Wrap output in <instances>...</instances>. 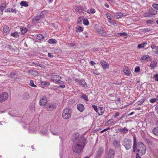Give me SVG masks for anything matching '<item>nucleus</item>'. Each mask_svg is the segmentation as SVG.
<instances>
[{"label":"nucleus","mask_w":158,"mask_h":158,"mask_svg":"<svg viewBox=\"0 0 158 158\" xmlns=\"http://www.w3.org/2000/svg\"><path fill=\"white\" fill-rule=\"evenodd\" d=\"M136 158H141V157L139 156V155L138 154H137L136 155Z\"/></svg>","instance_id":"69168bd1"},{"label":"nucleus","mask_w":158,"mask_h":158,"mask_svg":"<svg viewBox=\"0 0 158 158\" xmlns=\"http://www.w3.org/2000/svg\"><path fill=\"white\" fill-rule=\"evenodd\" d=\"M104 5L107 8H109V6L108 4L105 3Z\"/></svg>","instance_id":"bf43d9fd"},{"label":"nucleus","mask_w":158,"mask_h":158,"mask_svg":"<svg viewBox=\"0 0 158 158\" xmlns=\"http://www.w3.org/2000/svg\"><path fill=\"white\" fill-rule=\"evenodd\" d=\"M152 6L156 10H158V4H153L152 5Z\"/></svg>","instance_id":"79ce46f5"},{"label":"nucleus","mask_w":158,"mask_h":158,"mask_svg":"<svg viewBox=\"0 0 158 158\" xmlns=\"http://www.w3.org/2000/svg\"><path fill=\"white\" fill-rule=\"evenodd\" d=\"M122 130H123V129H121V128H119L118 129V131L121 133L122 132Z\"/></svg>","instance_id":"0e129e2a"},{"label":"nucleus","mask_w":158,"mask_h":158,"mask_svg":"<svg viewBox=\"0 0 158 158\" xmlns=\"http://www.w3.org/2000/svg\"><path fill=\"white\" fill-rule=\"evenodd\" d=\"M65 87V86L64 85H61L59 86V87L62 88H64Z\"/></svg>","instance_id":"13d9d810"},{"label":"nucleus","mask_w":158,"mask_h":158,"mask_svg":"<svg viewBox=\"0 0 158 158\" xmlns=\"http://www.w3.org/2000/svg\"><path fill=\"white\" fill-rule=\"evenodd\" d=\"M41 83L42 84L44 85H50L49 82L48 81H42Z\"/></svg>","instance_id":"ea45409f"},{"label":"nucleus","mask_w":158,"mask_h":158,"mask_svg":"<svg viewBox=\"0 0 158 158\" xmlns=\"http://www.w3.org/2000/svg\"><path fill=\"white\" fill-rule=\"evenodd\" d=\"M36 38L37 39L40 40L43 39L44 38L43 36L40 34H38L36 35Z\"/></svg>","instance_id":"2f4dec72"},{"label":"nucleus","mask_w":158,"mask_h":158,"mask_svg":"<svg viewBox=\"0 0 158 158\" xmlns=\"http://www.w3.org/2000/svg\"><path fill=\"white\" fill-rule=\"evenodd\" d=\"M35 65H36L37 66H40V67H42L41 66V64H38L37 63H33Z\"/></svg>","instance_id":"e2e57ef3"},{"label":"nucleus","mask_w":158,"mask_h":158,"mask_svg":"<svg viewBox=\"0 0 158 158\" xmlns=\"http://www.w3.org/2000/svg\"><path fill=\"white\" fill-rule=\"evenodd\" d=\"M136 139L135 137H134L133 145V151L135 152V151L136 145Z\"/></svg>","instance_id":"6ab92c4d"},{"label":"nucleus","mask_w":158,"mask_h":158,"mask_svg":"<svg viewBox=\"0 0 158 158\" xmlns=\"http://www.w3.org/2000/svg\"><path fill=\"white\" fill-rule=\"evenodd\" d=\"M140 71V67L139 66L136 67L135 69L134 72L136 73H138Z\"/></svg>","instance_id":"4c0bfd02"},{"label":"nucleus","mask_w":158,"mask_h":158,"mask_svg":"<svg viewBox=\"0 0 158 158\" xmlns=\"http://www.w3.org/2000/svg\"><path fill=\"white\" fill-rule=\"evenodd\" d=\"M44 108L48 111H52L54 110L56 108V106L54 104L52 103H49Z\"/></svg>","instance_id":"6e6552de"},{"label":"nucleus","mask_w":158,"mask_h":158,"mask_svg":"<svg viewBox=\"0 0 158 158\" xmlns=\"http://www.w3.org/2000/svg\"><path fill=\"white\" fill-rule=\"evenodd\" d=\"M149 58V56L148 55L142 56L141 57L142 60H147V59Z\"/></svg>","instance_id":"cd10ccee"},{"label":"nucleus","mask_w":158,"mask_h":158,"mask_svg":"<svg viewBox=\"0 0 158 158\" xmlns=\"http://www.w3.org/2000/svg\"><path fill=\"white\" fill-rule=\"evenodd\" d=\"M3 30L4 31V33L5 34H7L9 33L10 31V30L8 26L6 25L4 26Z\"/></svg>","instance_id":"2eb2a0df"},{"label":"nucleus","mask_w":158,"mask_h":158,"mask_svg":"<svg viewBox=\"0 0 158 158\" xmlns=\"http://www.w3.org/2000/svg\"><path fill=\"white\" fill-rule=\"evenodd\" d=\"M115 152L112 149L109 150L108 156L106 158H113L114 156Z\"/></svg>","instance_id":"f8f14e48"},{"label":"nucleus","mask_w":158,"mask_h":158,"mask_svg":"<svg viewBox=\"0 0 158 158\" xmlns=\"http://www.w3.org/2000/svg\"><path fill=\"white\" fill-rule=\"evenodd\" d=\"M75 81L76 83H78L80 85H81L83 87H87L86 83L84 80H79L77 79H75Z\"/></svg>","instance_id":"1a4fd4ad"},{"label":"nucleus","mask_w":158,"mask_h":158,"mask_svg":"<svg viewBox=\"0 0 158 158\" xmlns=\"http://www.w3.org/2000/svg\"><path fill=\"white\" fill-rule=\"evenodd\" d=\"M100 63L102 65L104 69L108 68L109 65L107 62L104 60H102L100 62Z\"/></svg>","instance_id":"ddd939ff"},{"label":"nucleus","mask_w":158,"mask_h":158,"mask_svg":"<svg viewBox=\"0 0 158 158\" xmlns=\"http://www.w3.org/2000/svg\"><path fill=\"white\" fill-rule=\"evenodd\" d=\"M106 16L107 18L108 19V21L109 22V23H111V15L110 13H107L106 14Z\"/></svg>","instance_id":"412c9836"},{"label":"nucleus","mask_w":158,"mask_h":158,"mask_svg":"<svg viewBox=\"0 0 158 158\" xmlns=\"http://www.w3.org/2000/svg\"><path fill=\"white\" fill-rule=\"evenodd\" d=\"M152 132L155 135H158V127L153 128L152 130Z\"/></svg>","instance_id":"5701e85b"},{"label":"nucleus","mask_w":158,"mask_h":158,"mask_svg":"<svg viewBox=\"0 0 158 158\" xmlns=\"http://www.w3.org/2000/svg\"><path fill=\"white\" fill-rule=\"evenodd\" d=\"M60 79H59L58 81H57L55 83L56 84H62V81L60 80Z\"/></svg>","instance_id":"8fccbe9b"},{"label":"nucleus","mask_w":158,"mask_h":158,"mask_svg":"<svg viewBox=\"0 0 158 158\" xmlns=\"http://www.w3.org/2000/svg\"><path fill=\"white\" fill-rule=\"evenodd\" d=\"M109 129H110L109 128H107L105 129H103V130H102V131H101V133H102L103 132H104L107 131L108 130H109Z\"/></svg>","instance_id":"603ef678"},{"label":"nucleus","mask_w":158,"mask_h":158,"mask_svg":"<svg viewBox=\"0 0 158 158\" xmlns=\"http://www.w3.org/2000/svg\"><path fill=\"white\" fill-rule=\"evenodd\" d=\"M136 149L139 154L141 155L144 154L146 152V148L144 144L142 142H139L137 143Z\"/></svg>","instance_id":"f03ea898"},{"label":"nucleus","mask_w":158,"mask_h":158,"mask_svg":"<svg viewBox=\"0 0 158 158\" xmlns=\"http://www.w3.org/2000/svg\"><path fill=\"white\" fill-rule=\"evenodd\" d=\"M156 101V99L154 98H152L150 99V102L151 103H153Z\"/></svg>","instance_id":"3c124183"},{"label":"nucleus","mask_w":158,"mask_h":158,"mask_svg":"<svg viewBox=\"0 0 158 158\" xmlns=\"http://www.w3.org/2000/svg\"><path fill=\"white\" fill-rule=\"evenodd\" d=\"M145 101V99H143L141 100H139L138 102V105H140L141 104H142Z\"/></svg>","instance_id":"37998d69"},{"label":"nucleus","mask_w":158,"mask_h":158,"mask_svg":"<svg viewBox=\"0 0 158 158\" xmlns=\"http://www.w3.org/2000/svg\"><path fill=\"white\" fill-rule=\"evenodd\" d=\"M6 6V2L2 4L1 6L0 7V10L2 12V14L3 10L5 9Z\"/></svg>","instance_id":"a211bd4d"},{"label":"nucleus","mask_w":158,"mask_h":158,"mask_svg":"<svg viewBox=\"0 0 158 158\" xmlns=\"http://www.w3.org/2000/svg\"><path fill=\"white\" fill-rule=\"evenodd\" d=\"M155 53L158 55V48H157V49H156Z\"/></svg>","instance_id":"680f3d73"},{"label":"nucleus","mask_w":158,"mask_h":158,"mask_svg":"<svg viewBox=\"0 0 158 158\" xmlns=\"http://www.w3.org/2000/svg\"><path fill=\"white\" fill-rule=\"evenodd\" d=\"M10 12L12 13H15L17 12L16 10L14 9H10Z\"/></svg>","instance_id":"864d4df0"},{"label":"nucleus","mask_w":158,"mask_h":158,"mask_svg":"<svg viewBox=\"0 0 158 158\" xmlns=\"http://www.w3.org/2000/svg\"><path fill=\"white\" fill-rule=\"evenodd\" d=\"M118 34L120 36H125L127 35V34L125 32H123L118 33Z\"/></svg>","instance_id":"c03bdc74"},{"label":"nucleus","mask_w":158,"mask_h":158,"mask_svg":"<svg viewBox=\"0 0 158 158\" xmlns=\"http://www.w3.org/2000/svg\"><path fill=\"white\" fill-rule=\"evenodd\" d=\"M16 73L14 72H12L11 73L10 75V77H11V76H14L15 75Z\"/></svg>","instance_id":"4d7b16f0"},{"label":"nucleus","mask_w":158,"mask_h":158,"mask_svg":"<svg viewBox=\"0 0 158 158\" xmlns=\"http://www.w3.org/2000/svg\"><path fill=\"white\" fill-rule=\"evenodd\" d=\"M128 129L126 128L125 127L123 129L122 133L123 134H125L127 133L128 132Z\"/></svg>","instance_id":"a19ab883"},{"label":"nucleus","mask_w":158,"mask_h":158,"mask_svg":"<svg viewBox=\"0 0 158 158\" xmlns=\"http://www.w3.org/2000/svg\"><path fill=\"white\" fill-rule=\"evenodd\" d=\"M149 13L146 12L144 14L143 16L144 17H148L150 16Z\"/></svg>","instance_id":"de8ad7c7"},{"label":"nucleus","mask_w":158,"mask_h":158,"mask_svg":"<svg viewBox=\"0 0 158 158\" xmlns=\"http://www.w3.org/2000/svg\"><path fill=\"white\" fill-rule=\"evenodd\" d=\"M48 102L47 98L45 96L40 97L39 101V105L41 106H44Z\"/></svg>","instance_id":"423d86ee"},{"label":"nucleus","mask_w":158,"mask_h":158,"mask_svg":"<svg viewBox=\"0 0 158 158\" xmlns=\"http://www.w3.org/2000/svg\"><path fill=\"white\" fill-rule=\"evenodd\" d=\"M81 98L84 99L85 101H89V99H88V97L85 94H83L81 96Z\"/></svg>","instance_id":"e433bc0d"},{"label":"nucleus","mask_w":158,"mask_h":158,"mask_svg":"<svg viewBox=\"0 0 158 158\" xmlns=\"http://www.w3.org/2000/svg\"><path fill=\"white\" fill-rule=\"evenodd\" d=\"M95 10L94 8H91L87 10V12L89 14H94L95 13Z\"/></svg>","instance_id":"aec40b11"},{"label":"nucleus","mask_w":158,"mask_h":158,"mask_svg":"<svg viewBox=\"0 0 158 158\" xmlns=\"http://www.w3.org/2000/svg\"><path fill=\"white\" fill-rule=\"evenodd\" d=\"M157 11L156 10L152 9L151 10H150L149 13L150 14L152 15H155L157 13Z\"/></svg>","instance_id":"f3484780"},{"label":"nucleus","mask_w":158,"mask_h":158,"mask_svg":"<svg viewBox=\"0 0 158 158\" xmlns=\"http://www.w3.org/2000/svg\"><path fill=\"white\" fill-rule=\"evenodd\" d=\"M27 31V29L25 28H21V32L22 34H24Z\"/></svg>","instance_id":"473e14b6"},{"label":"nucleus","mask_w":158,"mask_h":158,"mask_svg":"<svg viewBox=\"0 0 158 158\" xmlns=\"http://www.w3.org/2000/svg\"><path fill=\"white\" fill-rule=\"evenodd\" d=\"M76 29H77L76 32H80L83 31V28L80 26H79L78 27H76Z\"/></svg>","instance_id":"c85d7f7f"},{"label":"nucleus","mask_w":158,"mask_h":158,"mask_svg":"<svg viewBox=\"0 0 158 158\" xmlns=\"http://www.w3.org/2000/svg\"><path fill=\"white\" fill-rule=\"evenodd\" d=\"M151 47L152 49H155L156 50L158 47L156 46L155 44H153L151 46Z\"/></svg>","instance_id":"a18cd8bd"},{"label":"nucleus","mask_w":158,"mask_h":158,"mask_svg":"<svg viewBox=\"0 0 158 158\" xmlns=\"http://www.w3.org/2000/svg\"><path fill=\"white\" fill-rule=\"evenodd\" d=\"M30 85L32 87H37L36 85L34 84V81L32 80L30 81Z\"/></svg>","instance_id":"58836bf2"},{"label":"nucleus","mask_w":158,"mask_h":158,"mask_svg":"<svg viewBox=\"0 0 158 158\" xmlns=\"http://www.w3.org/2000/svg\"><path fill=\"white\" fill-rule=\"evenodd\" d=\"M96 30L98 33H101L103 31V29L102 27H100L97 28Z\"/></svg>","instance_id":"f704fd0d"},{"label":"nucleus","mask_w":158,"mask_h":158,"mask_svg":"<svg viewBox=\"0 0 158 158\" xmlns=\"http://www.w3.org/2000/svg\"><path fill=\"white\" fill-rule=\"evenodd\" d=\"M153 78L155 79V81H158V74L154 75Z\"/></svg>","instance_id":"49530a36"},{"label":"nucleus","mask_w":158,"mask_h":158,"mask_svg":"<svg viewBox=\"0 0 158 158\" xmlns=\"http://www.w3.org/2000/svg\"><path fill=\"white\" fill-rule=\"evenodd\" d=\"M40 19V16L34 17L32 21L34 22H37Z\"/></svg>","instance_id":"4be33fe9"},{"label":"nucleus","mask_w":158,"mask_h":158,"mask_svg":"<svg viewBox=\"0 0 158 158\" xmlns=\"http://www.w3.org/2000/svg\"><path fill=\"white\" fill-rule=\"evenodd\" d=\"M83 23L85 25H88L89 24V21L87 19H84L83 20Z\"/></svg>","instance_id":"c9c22d12"},{"label":"nucleus","mask_w":158,"mask_h":158,"mask_svg":"<svg viewBox=\"0 0 158 158\" xmlns=\"http://www.w3.org/2000/svg\"><path fill=\"white\" fill-rule=\"evenodd\" d=\"M84 139L81 137H76L75 139L73 145V149L75 153L79 154L85 146Z\"/></svg>","instance_id":"f257e3e1"},{"label":"nucleus","mask_w":158,"mask_h":158,"mask_svg":"<svg viewBox=\"0 0 158 158\" xmlns=\"http://www.w3.org/2000/svg\"><path fill=\"white\" fill-rule=\"evenodd\" d=\"M11 35L13 37L18 38L19 36V33L17 32H15L11 33Z\"/></svg>","instance_id":"b1692460"},{"label":"nucleus","mask_w":158,"mask_h":158,"mask_svg":"<svg viewBox=\"0 0 158 158\" xmlns=\"http://www.w3.org/2000/svg\"><path fill=\"white\" fill-rule=\"evenodd\" d=\"M8 98V94L6 92H4L0 95V102H2L6 100Z\"/></svg>","instance_id":"0eeeda50"},{"label":"nucleus","mask_w":158,"mask_h":158,"mask_svg":"<svg viewBox=\"0 0 158 158\" xmlns=\"http://www.w3.org/2000/svg\"><path fill=\"white\" fill-rule=\"evenodd\" d=\"M113 144L114 146L118 147L119 146L120 143L117 140H115L113 141Z\"/></svg>","instance_id":"7c9ffc66"},{"label":"nucleus","mask_w":158,"mask_h":158,"mask_svg":"<svg viewBox=\"0 0 158 158\" xmlns=\"http://www.w3.org/2000/svg\"><path fill=\"white\" fill-rule=\"evenodd\" d=\"M134 114V113L133 112H131L129 114H128V115L129 116H131V115H132L133 114Z\"/></svg>","instance_id":"774afa93"},{"label":"nucleus","mask_w":158,"mask_h":158,"mask_svg":"<svg viewBox=\"0 0 158 158\" xmlns=\"http://www.w3.org/2000/svg\"><path fill=\"white\" fill-rule=\"evenodd\" d=\"M108 2H112L113 3L114 2V0H107Z\"/></svg>","instance_id":"338daca9"},{"label":"nucleus","mask_w":158,"mask_h":158,"mask_svg":"<svg viewBox=\"0 0 158 158\" xmlns=\"http://www.w3.org/2000/svg\"><path fill=\"white\" fill-rule=\"evenodd\" d=\"M52 133L54 135H59V133L58 132V130L57 128H56L55 131H53L52 132Z\"/></svg>","instance_id":"a878e982"},{"label":"nucleus","mask_w":158,"mask_h":158,"mask_svg":"<svg viewBox=\"0 0 158 158\" xmlns=\"http://www.w3.org/2000/svg\"><path fill=\"white\" fill-rule=\"evenodd\" d=\"M123 71L125 75L127 76H130L131 71L129 68L127 66H125L123 69Z\"/></svg>","instance_id":"9d476101"},{"label":"nucleus","mask_w":158,"mask_h":158,"mask_svg":"<svg viewBox=\"0 0 158 158\" xmlns=\"http://www.w3.org/2000/svg\"><path fill=\"white\" fill-rule=\"evenodd\" d=\"M90 64L91 65L93 66L94 64H95V63L93 61H91L90 62Z\"/></svg>","instance_id":"5fc2aeb1"},{"label":"nucleus","mask_w":158,"mask_h":158,"mask_svg":"<svg viewBox=\"0 0 158 158\" xmlns=\"http://www.w3.org/2000/svg\"><path fill=\"white\" fill-rule=\"evenodd\" d=\"M120 115V113L119 112H117L114 115L113 117L114 118H115L118 116Z\"/></svg>","instance_id":"09e8293b"},{"label":"nucleus","mask_w":158,"mask_h":158,"mask_svg":"<svg viewBox=\"0 0 158 158\" xmlns=\"http://www.w3.org/2000/svg\"><path fill=\"white\" fill-rule=\"evenodd\" d=\"M20 5L23 6L27 7L28 6V4L25 1H22L20 2Z\"/></svg>","instance_id":"bb28decb"},{"label":"nucleus","mask_w":158,"mask_h":158,"mask_svg":"<svg viewBox=\"0 0 158 158\" xmlns=\"http://www.w3.org/2000/svg\"><path fill=\"white\" fill-rule=\"evenodd\" d=\"M92 106L99 115H102L105 111V108L104 107H98V108L97 106L95 105H93Z\"/></svg>","instance_id":"39448f33"},{"label":"nucleus","mask_w":158,"mask_h":158,"mask_svg":"<svg viewBox=\"0 0 158 158\" xmlns=\"http://www.w3.org/2000/svg\"><path fill=\"white\" fill-rule=\"evenodd\" d=\"M61 77L60 76L57 75H52L51 78V80L54 82L56 83L59 79H61Z\"/></svg>","instance_id":"9b49d317"},{"label":"nucleus","mask_w":158,"mask_h":158,"mask_svg":"<svg viewBox=\"0 0 158 158\" xmlns=\"http://www.w3.org/2000/svg\"><path fill=\"white\" fill-rule=\"evenodd\" d=\"M147 44L148 43L147 42H143L142 43L139 44L137 46V48L138 49L144 48L146 47Z\"/></svg>","instance_id":"dca6fc26"},{"label":"nucleus","mask_w":158,"mask_h":158,"mask_svg":"<svg viewBox=\"0 0 158 158\" xmlns=\"http://www.w3.org/2000/svg\"><path fill=\"white\" fill-rule=\"evenodd\" d=\"M157 64V62L156 61H153L151 62L150 63V66L152 68H153L156 66Z\"/></svg>","instance_id":"c756f323"},{"label":"nucleus","mask_w":158,"mask_h":158,"mask_svg":"<svg viewBox=\"0 0 158 158\" xmlns=\"http://www.w3.org/2000/svg\"><path fill=\"white\" fill-rule=\"evenodd\" d=\"M116 17L117 18H119L121 17H122L123 15V14L121 12H118L116 13Z\"/></svg>","instance_id":"72a5a7b5"},{"label":"nucleus","mask_w":158,"mask_h":158,"mask_svg":"<svg viewBox=\"0 0 158 158\" xmlns=\"http://www.w3.org/2000/svg\"><path fill=\"white\" fill-rule=\"evenodd\" d=\"M77 110L81 112L83 111L85 108L84 106L81 104H77Z\"/></svg>","instance_id":"4468645a"},{"label":"nucleus","mask_w":158,"mask_h":158,"mask_svg":"<svg viewBox=\"0 0 158 158\" xmlns=\"http://www.w3.org/2000/svg\"><path fill=\"white\" fill-rule=\"evenodd\" d=\"M122 144L127 150H129L131 147V141L129 139H124L122 142Z\"/></svg>","instance_id":"7ed1b4c3"},{"label":"nucleus","mask_w":158,"mask_h":158,"mask_svg":"<svg viewBox=\"0 0 158 158\" xmlns=\"http://www.w3.org/2000/svg\"><path fill=\"white\" fill-rule=\"evenodd\" d=\"M71 110L68 108H66L63 110L62 114V118L64 119H67L71 116Z\"/></svg>","instance_id":"20e7f679"},{"label":"nucleus","mask_w":158,"mask_h":158,"mask_svg":"<svg viewBox=\"0 0 158 158\" xmlns=\"http://www.w3.org/2000/svg\"><path fill=\"white\" fill-rule=\"evenodd\" d=\"M156 110L157 112V113H158V105H157L156 107Z\"/></svg>","instance_id":"052dcab7"},{"label":"nucleus","mask_w":158,"mask_h":158,"mask_svg":"<svg viewBox=\"0 0 158 158\" xmlns=\"http://www.w3.org/2000/svg\"><path fill=\"white\" fill-rule=\"evenodd\" d=\"M49 43L50 44H55L56 43V41L54 39H50L48 40V41Z\"/></svg>","instance_id":"393cba45"},{"label":"nucleus","mask_w":158,"mask_h":158,"mask_svg":"<svg viewBox=\"0 0 158 158\" xmlns=\"http://www.w3.org/2000/svg\"><path fill=\"white\" fill-rule=\"evenodd\" d=\"M48 56L50 57H53V55L51 54V53H48Z\"/></svg>","instance_id":"6e6d98bb"}]
</instances>
